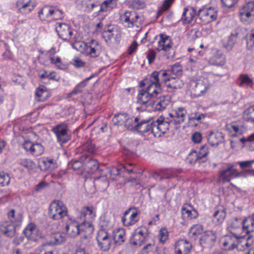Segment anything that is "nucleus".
<instances>
[{"label": "nucleus", "mask_w": 254, "mask_h": 254, "mask_svg": "<svg viewBox=\"0 0 254 254\" xmlns=\"http://www.w3.org/2000/svg\"><path fill=\"white\" fill-rule=\"evenodd\" d=\"M157 80V73L152 72L150 75L148 82L143 81L140 83V86L143 88L138 90L137 102L148 110L150 108V102L154 98L160 95L162 91L161 86Z\"/></svg>", "instance_id": "nucleus-1"}, {"label": "nucleus", "mask_w": 254, "mask_h": 254, "mask_svg": "<svg viewBox=\"0 0 254 254\" xmlns=\"http://www.w3.org/2000/svg\"><path fill=\"white\" fill-rule=\"evenodd\" d=\"M137 122L135 130L140 133L150 131L155 137H160L169 129V124L160 117L155 121L152 119L141 120Z\"/></svg>", "instance_id": "nucleus-2"}, {"label": "nucleus", "mask_w": 254, "mask_h": 254, "mask_svg": "<svg viewBox=\"0 0 254 254\" xmlns=\"http://www.w3.org/2000/svg\"><path fill=\"white\" fill-rule=\"evenodd\" d=\"M222 248L225 250H231L237 247L240 250L249 249L253 244L251 238L249 236L247 238L244 236H239L237 233L233 235H227L221 240Z\"/></svg>", "instance_id": "nucleus-3"}, {"label": "nucleus", "mask_w": 254, "mask_h": 254, "mask_svg": "<svg viewBox=\"0 0 254 254\" xmlns=\"http://www.w3.org/2000/svg\"><path fill=\"white\" fill-rule=\"evenodd\" d=\"M153 72L157 73V82L161 85L164 83L167 87L172 89H180L184 85V81L179 77H171L166 70H161L159 71H154Z\"/></svg>", "instance_id": "nucleus-4"}, {"label": "nucleus", "mask_w": 254, "mask_h": 254, "mask_svg": "<svg viewBox=\"0 0 254 254\" xmlns=\"http://www.w3.org/2000/svg\"><path fill=\"white\" fill-rule=\"evenodd\" d=\"M157 37V50L161 52L166 59L173 58L175 52L172 48V41L170 37L165 34H160Z\"/></svg>", "instance_id": "nucleus-5"}, {"label": "nucleus", "mask_w": 254, "mask_h": 254, "mask_svg": "<svg viewBox=\"0 0 254 254\" xmlns=\"http://www.w3.org/2000/svg\"><path fill=\"white\" fill-rule=\"evenodd\" d=\"M189 84L190 95L194 98L204 95L210 88V82L207 78L191 80Z\"/></svg>", "instance_id": "nucleus-6"}, {"label": "nucleus", "mask_w": 254, "mask_h": 254, "mask_svg": "<svg viewBox=\"0 0 254 254\" xmlns=\"http://www.w3.org/2000/svg\"><path fill=\"white\" fill-rule=\"evenodd\" d=\"M66 234L67 237L74 238L82 232L89 233L87 229L77 219L75 220L68 216L65 225Z\"/></svg>", "instance_id": "nucleus-7"}, {"label": "nucleus", "mask_w": 254, "mask_h": 254, "mask_svg": "<svg viewBox=\"0 0 254 254\" xmlns=\"http://www.w3.org/2000/svg\"><path fill=\"white\" fill-rule=\"evenodd\" d=\"M95 217L96 212L93 207H85L81 209L77 219L87 229L88 232L91 233L93 231L91 222Z\"/></svg>", "instance_id": "nucleus-8"}, {"label": "nucleus", "mask_w": 254, "mask_h": 254, "mask_svg": "<svg viewBox=\"0 0 254 254\" xmlns=\"http://www.w3.org/2000/svg\"><path fill=\"white\" fill-rule=\"evenodd\" d=\"M38 15L42 21H48L52 17L55 20L61 19L63 17L62 10L54 9L52 7L44 6L38 12Z\"/></svg>", "instance_id": "nucleus-9"}, {"label": "nucleus", "mask_w": 254, "mask_h": 254, "mask_svg": "<svg viewBox=\"0 0 254 254\" xmlns=\"http://www.w3.org/2000/svg\"><path fill=\"white\" fill-rule=\"evenodd\" d=\"M186 115L187 111L184 108H176L173 109L169 113V121L165 120V122L168 123L169 126L174 125L176 126L175 128H178V127L184 122Z\"/></svg>", "instance_id": "nucleus-10"}, {"label": "nucleus", "mask_w": 254, "mask_h": 254, "mask_svg": "<svg viewBox=\"0 0 254 254\" xmlns=\"http://www.w3.org/2000/svg\"><path fill=\"white\" fill-rule=\"evenodd\" d=\"M139 19V15L134 11L123 10L120 12V20L126 27L137 26Z\"/></svg>", "instance_id": "nucleus-11"}, {"label": "nucleus", "mask_w": 254, "mask_h": 254, "mask_svg": "<svg viewBox=\"0 0 254 254\" xmlns=\"http://www.w3.org/2000/svg\"><path fill=\"white\" fill-rule=\"evenodd\" d=\"M200 20L204 24H207L216 20L218 17V11L212 7H203L198 12Z\"/></svg>", "instance_id": "nucleus-12"}, {"label": "nucleus", "mask_w": 254, "mask_h": 254, "mask_svg": "<svg viewBox=\"0 0 254 254\" xmlns=\"http://www.w3.org/2000/svg\"><path fill=\"white\" fill-rule=\"evenodd\" d=\"M148 230L145 227H139L136 228L131 235L130 243L137 247L141 246L146 240Z\"/></svg>", "instance_id": "nucleus-13"}, {"label": "nucleus", "mask_w": 254, "mask_h": 254, "mask_svg": "<svg viewBox=\"0 0 254 254\" xmlns=\"http://www.w3.org/2000/svg\"><path fill=\"white\" fill-rule=\"evenodd\" d=\"M96 240L98 246L103 251L109 250L112 243V238L110 234L104 229H101L98 232Z\"/></svg>", "instance_id": "nucleus-14"}, {"label": "nucleus", "mask_w": 254, "mask_h": 254, "mask_svg": "<svg viewBox=\"0 0 254 254\" xmlns=\"http://www.w3.org/2000/svg\"><path fill=\"white\" fill-rule=\"evenodd\" d=\"M170 103V96L168 95L162 96L161 92L160 95L154 98L150 102V108L148 109V110L162 111L164 110Z\"/></svg>", "instance_id": "nucleus-15"}, {"label": "nucleus", "mask_w": 254, "mask_h": 254, "mask_svg": "<svg viewBox=\"0 0 254 254\" xmlns=\"http://www.w3.org/2000/svg\"><path fill=\"white\" fill-rule=\"evenodd\" d=\"M237 170L233 165L228 164L223 167L219 172V181L223 183L237 178Z\"/></svg>", "instance_id": "nucleus-16"}, {"label": "nucleus", "mask_w": 254, "mask_h": 254, "mask_svg": "<svg viewBox=\"0 0 254 254\" xmlns=\"http://www.w3.org/2000/svg\"><path fill=\"white\" fill-rule=\"evenodd\" d=\"M103 37L107 42L118 43L121 40V33L117 26L109 25L105 28Z\"/></svg>", "instance_id": "nucleus-17"}, {"label": "nucleus", "mask_w": 254, "mask_h": 254, "mask_svg": "<svg viewBox=\"0 0 254 254\" xmlns=\"http://www.w3.org/2000/svg\"><path fill=\"white\" fill-rule=\"evenodd\" d=\"M239 16L243 22H250L254 17V2L249 1L240 7Z\"/></svg>", "instance_id": "nucleus-18"}, {"label": "nucleus", "mask_w": 254, "mask_h": 254, "mask_svg": "<svg viewBox=\"0 0 254 254\" xmlns=\"http://www.w3.org/2000/svg\"><path fill=\"white\" fill-rule=\"evenodd\" d=\"M64 203L59 200H53L49 208V215L54 220H59L63 217Z\"/></svg>", "instance_id": "nucleus-19"}, {"label": "nucleus", "mask_w": 254, "mask_h": 254, "mask_svg": "<svg viewBox=\"0 0 254 254\" xmlns=\"http://www.w3.org/2000/svg\"><path fill=\"white\" fill-rule=\"evenodd\" d=\"M139 212L135 208L126 210L122 218V221L125 226L134 225L139 220Z\"/></svg>", "instance_id": "nucleus-20"}, {"label": "nucleus", "mask_w": 254, "mask_h": 254, "mask_svg": "<svg viewBox=\"0 0 254 254\" xmlns=\"http://www.w3.org/2000/svg\"><path fill=\"white\" fill-rule=\"evenodd\" d=\"M36 5V0H17L16 2V7L21 14L29 13L34 9Z\"/></svg>", "instance_id": "nucleus-21"}, {"label": "nucleus", "mask_w": 254, "mask_h": 254, "mask_svg": "<svg viewBox=\"0 0 254 254\" xmlns=\"http://www.w3.org/2000/svg\"><path fill=\"white\" fill-rule=\"evenodd\" d=\"M102 51L101 45L96 40L92 39L88 42L86 56L95 58L100 56Z\"/></svg>", "instance_id": "nucleus-22"}, {"label": "nucleus", "mask_w": 254, "mask_h": 254, "mask_svg": "<svg viewBox=\"0 0 254 254\" xmlns=\"http://www.w3.org/2000/svg\"><path fill=\"white\" fill-rule=\"evenodd\" d=\"M23 232L27 239L32 241H37L41 237L39 228L34 223H29Z\"/></svg>", "instance_id": "nucleus-23"}, {"label": "nucleus", "mask_w": 254, "mask_h": 254, "mask_svg": "<svg viewBox=\"0 0 254 254\" xmlns=\"http://www.w3.org/2000/svg\"><path fill=\"white\" fill-rule=\"evenodd\" d=\"M227 229L231 234L237 233L239 236H242L243 232V219L241 218H234L227 222Z\"/></svg>", "instance_id": "nucleus-24"}, {"label": "nucleus", "mask_w": 254, "mask_h": 254, "mask_svg": "<svg viewBox=\"0 0 254 254\" xmlns=\"http://www.w3.org/2000/svg\"><path fill=\"white\" fill-rule=\"evenodd\" d=\"M191 248V244L188 241L181 239L175 244V251L176 254H188Z\"/></svg>", "instance_id": "nucleus-25"}, {"label": "nucleus", "mask_w": 254, "mask_h": 254, "mask_svg": "<svg viewBox=\"0 0 254 254\" xmlns=\"http://www.w3.org/2000/svg\"><path fill=\"white\" fill-rule=\"evenodd\" d=\"M207 140L210 145L217 146L224 141V135L219 131H211L208 135Z\"/></svg>", "instance_id": "nucleus-26"}, {"label": "nucleus", "mask_w": 254, "mask_h": 254, "mask_svg": "<svg viewBox=\"0 0 254 254\" xmlns=\"http://www.w3.org/2000/svg\"><path fill=\"white\" fill-rule=\"evenodd\" d=\"M215 234L210 231L205 232L200 239V244L203 247L211 246L216 239Z\"/></svg>", "instance_id": "nucleus-27"}, {"label": "nucleus", "mask_w": 254, "mask_h": 254, "mask_svg": "<svg viewBox=\"0 0 254 254\" xmlns=\"http://www.w3.org/2000/svg\"><path fill=\"white\" fill-rule=\"evenodd\" d=\"M182 214L184 219L190 220L195 218L197 216V211L189 204H185L182 208Z\"/></svg>", "instance_id": "nucleus-28"}, {"label": "nucleus", "mask_w": 254, "mask_h": 254, "mask_svg": "<svg viewBox=\"0 0 254 254\" xmlns=\"http://www.w3.org/2000/svg\"><path fill=\"white\" fill-rule=\"evenodd\" d=\"M41 170L43 171H52L57 167V164L52 158L43 157L39 163Z\"/></svg>", "instance_id": "nucleus-29"}, {"label": "nucleus", "mask_w": 254, "mask_h": 254, "mask_svg": "<svg viewBox=\"0 0 254 254\" xmlns=\"http://www.w3.org/2000/svg\"><path fill=\"white\" fill-rule=\"evenodd\" d=\"M36 99L38 102H44L51 96L49 90L43 85L39 86L35 91Z\"/></svg>", "instance_id": "nucleus-30"}, {"label": "nucleus", "mask_w": 254, "mask_h": 254, "mask_svg": "<svg viewBox=\"0 0 254 254\" xmlns=\"http://www.w3.org/2000/svg\"><path fill=\"white\" fill-rule=\"evenodd\" d=\"M15 229L14 226L8 221H4L0 223V232L7 237H12Z\"/></svg>", "instance_id": "nucleus-31"}, {"label": "nucleus", "mask_w": 254, "mask_h": 254, "mask_svg": "<svg viewBox=\"0 0 254 254\" xmlns=\"http://www.w3.org/2000/svg\"><path fill=\"white\" fill-rule=\"evenodd\" d=\"M196 10L192 7L185 8L183 13L182 19L186 23H191L195 19Z\"/></svg>", "instance_id": "nucleus-32"}, {"label": "nucleus", "mask_w": 254, "mask_h": 254, "mask_svg": "<svg viewBox=\"0 0 254 254\" xmlns=\"http://www.w3.org/2000/svg\"><path fill=\"white\" fill-rule=\"evenodd\" d=\"M7 217L9 219V221L11 222L15 228L21 225L23 219L22 213L15 214V210L12 209L7 213Z\"/></svg>", "instance_id": "nucleus-33"}, {"label": "nucleus", "mask_w": 254, "mask_h": 254, "mask_svg": "<svg viewBox=\"0 0 254 254\" xmlns=\"http://www.w3.org/2000/svg\"><path fill=\"white\" fill-rule=\"evenodd\" d=\"M52 131L56 135L58 141L63 146L64 144V123H61L53 126Z\"/></svg>", "instance_id": "nucleus-34"}, {"label": "nucleus", "mask_w": 254, "mask_h": 254, "mask_svg": "<svg viewBox=\"0 0 254 254\" xmlns=\"http://www.w3.org/2000/svg\"><path fill=\"white\" fill-rule=\"evenodd\" d=\"M254 232V216L243 219V232L248 234Z\"/></svg>", "instance_id": "nucleus-35"}, {"label": "nucleus", "mask_w": 254, "mask_h": 254, "mask_svg": "<svg viewBox=\"0 0 254 254\" xmlns=\"http://www.w3.org/2000/svg\"><path fill=\"white\" fill-rule=\"evenodd\" d=\"M114 241L118 245L122 244L126 239L125 230L123 228L115 229L113 232Z\"/></svg>", "instance_id": "nucleus-36"}, {"label": "nucleus", "mask_w": 254, "mask_h": 254, "mask_svg": "<svg viewBox=\"0 0 254 254\" xmlns=\"http://www.w3.org/2000/svg\"><path fill=\"white\" fill-rule=\"evenodd\" d=\"M117 0H105L100 4L99 11L109 12L116 7Z\"/></svg>", "instance_id": "nucleus-37"}, {"label": "nucleus", "mask_w": 254, "mask_h": 254, "mask_svg": "<svg viewBox=\"0 0 254 254\" xmlns=\"http://www.w3.org/2000/svg\"><path fill=\"white\" fill-rule=\"evenodd\" d=\"M56 52V51L55 48L52 47L47 52V55L52 64H55L56 66L60 67L61 60L59 57H57L56 58L54 57Z\"/></svg>", "instance_id": "nucleus-38"}, {"label": "nucleus", "mask_w": 254, "mask_h": 254, "mask_svg": "<svg viewBox=\"0 0 254 254\" xmlns=\"http://www.w3.org/2000/svg\"><path fill=\"white\" fill-rule=\"evenodd\" d=\"M99 169V165L95 159H90L86 163L84 170L90 173H94Z\"/></svg>", "instance_id": "nucleus-39"}, {"label": "nucleus", "mask_w": 254, "mask_h": 254, "mask_svg": "<svg viewBox=\"0 0 254 254\" xmlns=\"http://www.w3.org/2000/svg\"><path fill=\"white\" fill-rule=\"evenodd\" d=\"M72 48L76 51L86 55L88 43H85L82 41H76L73 43H71Z\"/></svg>", "instance_id": "nucleus-40"}, {"label": "nucleus", "mask_w": 254, "mask_h": 254, "mask_svg": "<svg viewBox=\"0 0 254 254\" xmlns=\"http://www.w3.org/2000/svg\"><path fill=\"white\" fill-rule=\"evenodd\" d=\"M226 217V212L224 209L219 210L215 212L213 214V221L216 224L222 223Z\"/></svg>", "instance_id": "nucleus-41"}, {"label": "nucleus", "mask_w": 254, "mask_h": 254, "mask_svg": "<svg viewBox=\"0 0 254 254\" xmlns=\"http://www.w3.org/2000/svg\"><path fill=\"white\" fill-rule=\"evenodd\" d=\"M94 185L102 190H106L109 186V182L105 176L97 178L94 181Z\"/></svg>", "instance_id": "nucleus-42"}, {"label": "nucleus", "mask_w": 254, "mask_h": 254, "mask_svg": "<svg viewBox=\"0 0 254 254\" xmlns=\"http://www.w3.org/2000/svg\"><path fill=\"white\" fill-rule=\"evenodd\" d=\"M127 116L128 115L125 114L115 116L112 120L113 124L118 126H124Z\"/></svg>", "instance_id": "nucleus-43"}, {"label": "nucleus", "mask_w": 254, "mask_h": 254, "mask_svg": "<svg viewBox=\"0 0 254 254\" xmlns=\"http://www.w3.org/2000/svg\"><path fill=\"white\" fill-rule=\"evenodd\" d=\"M125 122L124 127L130 130H135L137 122L138 121V118H135L133 119L128 115Z\"/></svg>", "instance_id": "nucleus-44"}, {"label": "nucleus", "mask_w": 254, "mask_h": 254, "mask_svg": "<svg viewBox=\"0 0 254 254\" xmlns=\"http://www.w3.org/2000/svg\"><path fill=\"white\" fill-rule=\"evenodd\" d=\"M94 76H95L94 75H92L89 77H87L83 80L82 81L79 82L74 88L72 91V93L76 94L81 92L83 88L87 84L88 81L93 78Z\"/></svg>", "instance_id": "nucleus-45"}, {"label": "nucleus", "mask_w": 254, "mask_h": 254, "mask_svg": "<svg viewBox=\"0 0 254 254\" xmlns=\"http://www.w3.org/2000/svg\"><path fill=\"white\" fill-rule=\"evenodd\" d=\"M203 230L202 225L200 224H196L192 226L189 231V235L190 238L195 239L194 236L199 235Z\"/></svg>", "instance_id": "nucleus-46"}, {"label": "nucleus", "mask_w": 254, "mask_h": 254, "mask_svg": "<svg viewBox=\"0 0 254 254\" xmlns=\"http://www.w3.org/2000/svg\"><path fill=\"white\" fill-rule=\"evenodd\" d=\"M44 151V147L41 143H34L30 154L37 156L41 155Z\"/></svg>", "instance_id": "nucleus-47"}, {"label": "nucleus", "mask_w": 254, "mask_h": 254, "mask_svg": "<svg viewBox=\"0 0 254 254\" xmlns=\"http://www.w3.org/2000/svg\"><path fill=\"white\" fill-rule=\"evenodd\" d=\"M20 165L28 170H33L36 168V164L31 159H24L21 160Z\"/></svg>", "instance_id": "nucleus-48"}, {"label": "nucleus", "mask_w": 254, "mask_h": 254, "mask_svg": "<svg viewBox=\"0 0 254 254\" xmlns=\"http://www.w3.org/2000/svg\"><path fill=\"white\" fill-rule=\"evenodd\" d=\"M158 238L160 243L164 244L169 238V232L165 228H162L159 231Z\"/></svg>", "instance_id": "nucleus-49"}, {"label": "nucleus", "mask_w": 254, "mask_h": 254, "mask_svg": "<svg viewBox=\"0 0 254 254\" xmlns=\"http://www.w3.org/2000/svg\"><path fill=\"white\" fill-rule=\"evenodd\" d=\"M246 39L248 48L250 50L252 49L254 46V29L248 33Z\"/></svg>", "instance_id": "nucleus-50"}, {"label": "nucleus", "mask_w": 254, "mask_h": 254, "mask_svg": "<svg viewBox=\"0 0 254 254\" xmlns=\"http://www.w3.org/2000/svg\"><path fill=\"white\" fill-rule=\"evenodd\" d=\"M239 79L240 80V86L241 87L248 86L251 84L253 81L247 74H241L240 76Z\"/></svg>", "instance_id": "nucleus-51"}, {"label": "nucleus", "mask_w": 254, "mask_h": 254, "mask_svg": "<svg viewBox=\"0 0 254 254\" xmlns=\"http://www.w3.org/2000/svg\"><path fill=\"white\" fill-rule=\"evenodd\" d=\"M10 178L9 174L3 171H0V185L3 187L9 184Z\"/></svg>", "instance_id": "nucleus-52"}, {"label": "nucleus", "mask_w": 254, "mask_h": 254, "mask_svg": "<svg viewBox=\"0 0 254 254\" xmlns=\"http://www.w3.org/2000/svg\"><path fill=\"white\" fill-rule=\"evenodd\" d=\"M254 113V107L251 106L247 109H246L243 115V119L248 122H250L249 121L251 118H254V117L251 116V114H253Z\"/></svg>", "instance_id": "nucleus-53"}, {"label": "nucleus", "mask_w": 254, "mask_h": 254, "mask_svg": "<svg viewBox=\"0 0 254 254\" xmlns=\"http://www.w3.org/2000/svg\"><path fill=\"white\" fill-rule=\"evenodd\" d=\"M199 159L201 158L199 157L198 153L194 150L191 151L188 155L187 158L190 164H194Z\"/></svg>", "instance_id": "nucleus-54"}, {"label": "nucleus", "mask_w": 254, "mask_h": 254, "mask_svg": "<svg viewBox=\"0 0 254 254\" xmlns=\"http://www.w3.org/2000/svg\"><path fill=\"white\" fill-rule=\"evenodd\" d=\"M254 176V169H247L240 172L237 171V178L244 177L247 178L250 176Z\"/></svg>", "instance_id": "nucleus-55"}, {"label": "nucleus", "mask_w": 254, "mask_h": 254, "mask_svg": "<svg viewBox=\"0 0 254 254\" xmlns=\"http://www.w3.org/2000/svg\"><path fill=\"white\" fill-rule=\"evenodd\" d=\"M236 36L235 35H231L229 37L227 43L225 44V47L228 50H231L236 42Z\"/></svg>", "instance_id": "nucleus-56"}, {"label": "nucleus", "mask_w": 254, "mask_h": 254, "mask_svg": "<svg viewBox=\"0 0 254 254\" xmlns=\"http://www.w3.org/2000/svg\"><path fill=\"white\" fill-rule=\"evenodd\" d=\"M70 63L74 66L77 68L83 67L85 64V63L78 57H74L70 62Z\"/></svg>", "instance_id": "nucleus-57"}, {"label": "nucleus", "mask_w": 254, "mask_h": 254, "mask_svg": "<svg viewBox=\"0 0 254 254\" xmlns=\"http://www.w3.org/2000/svg\"><path fill=\"white\" fill-rule=\"evenodd\" d=\"M200 158L206 156L209 153V146L205 144L200 147L199 152H197Z\"/></svg>", "instance_id": "nucleus-58"}, {"label": "nucleus", "mask_w": 254, "mask_h": 254, "mask_svg": "<svg viewBox=\"0 0 254 254\" xmlns=\"http://www.w3.org/2000/svg\"><path fill=\"white\" fill-rule=\"evenodd\" d=\"M171 72L173 74L179 76L183 73L182 67L179 64H175L172 67Z\"/></svg>", "instance_id": "nucleus-59"}, {"label": "nucleus", "mask_w": 254, "mask_h": 254, "mask_svg": "<svg viewBox=\"0 0 254 254\" xmlns=\"http://www.w3.org/2000/svg\"><path fill=\"white\" fill-rule=\"evenodd\" d=\"M83 150L89 153H93L95 151V146L91 142H86L83 146Z\"/></svg>", "instance_id": "nucleus-60"}, {"label": "nucleus", "mask_w": 254, "mask_h": 254, "mask_svg": "<svg viewBox=\"0 0 254 254\" xmlns=\"http://www.w3.org/2000/svg\"><path fill=\"white\" fill-rule=\"evenodd\" d=\"M64 23L63 22H58L56 23V31L58 35H59V37L61 38L62 39H64V38L63 37V32L64 31L63 29V25Z\"/></svg>", "instance_id": "nucleus-61"}, {"label": "nucleus", "mask_w": 254, "mask_h": 254, "mask_svg": "<svg viewBox=\"0 0 254 254\" xmlns=\"http://www.w3.org/2000/svg\"><path fill=\"white\" fill-rule=\"evenodd\" d=\"M162 173L163 179H170L176 176L175 172L172 170L162 171Z\"/></svg>", "instance_id": "nucleus-62"}, {"label": "nucleus", "mask_w": 254, "mask_h": 254, "mask_svg": "<svg viewBox=\"0 0 254 254\" xmlns=\"http://www.w3.org/2000/svg\"><path fill=\"white\" fill-rule=\"evenodd\" d=\"M205 117V116L203 114H191L189 116V120L190 121H196L197 122H200L202 119Z\"/></svg>", "instance_id": "nucleus-63"}, {"label": "nucleus", "mask_w": 254, "mask_h": 254, "mask_svg": "<svg viewBox=\"0 0 254 254\" xmlns=\"http://www.w3.org/2000/svg\"><path fill=\"white\" fill-rule=\"evenodd\" d=\"M69 167H71L73 170H77L81 169L83 167L82 163L78 160H75L72 163L68 164Z\"/></svg>", "instance_id": "nucleus-64"}]
</instances>
